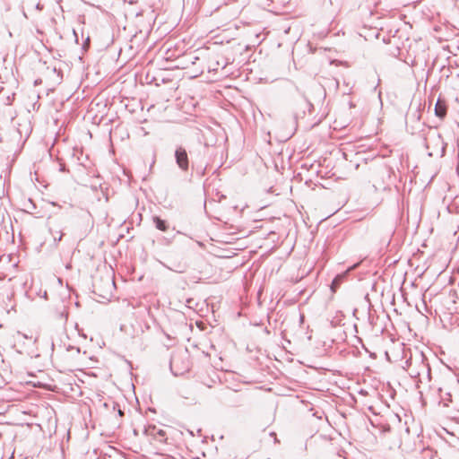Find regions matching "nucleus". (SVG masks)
Returning a JSON list of instances; mask_svg holds the SVG:
<instances>
[{
  "label": "nucleus",
  "mask_w": 459,
  "mask_h": 459,
  "mask_svg": "<svg viewBox=\"0 0 459 459\" xmlns=\"http://www.w3.org/2000/svg\"><path fill=\"white\" fill-rule=\"evenodd\" d=\"M358 264H355L354 265L349 267L345 273L338 274L334 277V279L333 280L332 284H331V290L333 292L336 291V290L339 288V286L341 285V283L346 277L347 273L349 272H351V270H353L354 268H356L358 266Z\"/></svg>",
  "instance_id": "6"
},
{
  "label": "nucleus",
  "mask_w": 459,
  "mask_h": 459,
  "mask_svg": "<svg viewBox=\"0 0 459 459\" xmlns=\"http://www.w3.org/2000/svg\"><path fill=\"white\" fill-rule=\"evenodd\" d=\"M229 403L231 406H240L243 403V399L237 394L236 392H230L229 395Z\"/></svg>",
  "instance_id": "8"
},
{
  "label": "nucleus",
  "mask_w": 459,
  "mask_h": 459,
  "mask_svg": "<svg viewBox=\"0 0 459 459\" xmlns=\"http://www.w3.org/2000/svg\"><path fill=\"white\" fill-rule=\"evenodd\" d=\"M406 364L408 374L411 377L418 379V384H429L431 381L430 367L422 353L411 357Z\"/></svg>",
  "instance_id": "1"
},
{
  "label": "nucleus",
  "mask_w": 459,
  "mask_h": 459,
  "mask_svg": "<svg viewBox=\"0 0 459 459\" xmlns=\"http://www.w3.org/2000/svg\"><path fill=\"white\" fill-rule=\"evenodd\" d=\"M175 160L182 171H187L189 168L188 155L185 148L179 146L175 151Z\"/></svg>",
  "instance_id": "3"
},
{
  "label": "nucleus",
  "mask_w": 459,
  "mask_h": 459,
  "mask_svg": "<svg viewBox=\"0 0 459 459\" xmlns=\"http://www.w3.org/2000/svg\"><path fill=\"white\" fill-rule=\"evenodd\" d=\"M455 409H458V411H459V407L457 405H455Z\"/></svg>",
  "instance_id": "12"
},
{
  "label": "nucleus",
  "mask_w": 459,
  "mask_h": 459,
  "mask_svg": "<svg viewBox=\"0 0 459 459\" xmlns=\"http://www.w3.org/2000/svg\"><path fill=\"white\" fill-rule=\"evenodd\" d=\"M145 433L160 442H163L167 439L166 432L161 429H158L156 426H148L145 429Z\"/></svg>",
  "instance_id": "5"
},
{
  "label": "nucleus",
  "mask_w": 459,
  "mask_h": 459,
  "mask_svg": "<svg viewBox=\"0 0 459 459\" xmlns=\"http://www.w3.org/2000/svg\"><path fill=\"white\" fill-rule=\"evenodd\" d=\"M152 220L155 224V227L158 230H160L161 231H166L168 230L167 222L164 220L160 219L158 216H154Z\"/></svg>",
  "instance_id": "9"
},
{
  "label": "nucleus",
  "mask_w": 459,
  "mask_h": 459,
  "mask_svg": "<svg viewBox=\"0 0 459 459\" xmlns=\"http://www.w3.org/2000/svg\"><path fill=\"white\" fill-rule=\"evenodd\" d=\"M25 209L28 212L33 214L35 213V209H36V206L35 204L31 202L30 199L28 200V203L25 204Z\"/></svg>",
  "instance_id": "10"
},
{
  "label": "nucleus",
  "mask_w": 459,
  "mask_h": 459,
  "mask_svg": "<svg viewBox=\"0 0 459 459\" xmlns=\"http://www.w3.org/2000/svg\"><path fill=\"white\" fill-rule=\"evenodd\" d=\"M458 385L459 381L453 373L447 372L442 375L437 390L444 406L447 407L449 403H454L452 387Z\"/></svg>",
  "instance_id": "2"
},
{
  "label": "nucleus",
  "mask_w": 459,
  "mask_h": 459,
  "mask_svg": "<svg viewBox=\"0 0 459 459\" xmlns=\"http://www.w3.org/2000/svg\"><path fill=\"white\" fill-rule=\"evenodd\" d=\"M36 9L39 10V11H41L43 9V5L40 3H38L36 4Z\"/></svg>",
  "instance_id": "11"
},
{
  "label": "nucleus",
  "mask_w": 459,
  "mask_h": 459,
  "mask_svg": "<svg viewBox=\"0 0 459 459\" xmlns=\"http://www.w3.org/2000/svg\"><path fill=\"white\" fill-rule=\"evenodd\" d=\"M63 221L58 219H49V231L53 237L54 241L59 242L62 240L64 233L62 229Z\"/></svg>",
  "instance_id": "4"
},
{
  "label": "nucleus",
  "mask_w": 459,
  "mask_h": 459,
  "mask_svg": "<svg viewBox=\"0 0 459 459\" xmlns=\"http://www.w3.org/2000/svg\"><path fill=\"white\" fill-rule=\"evenodd\" d=\"M446 110L447 108L446 102L438 99L435 105V115L442 119L446 117Z\"/></svg>",
  "instance_id": "7"
}]
</instances>
